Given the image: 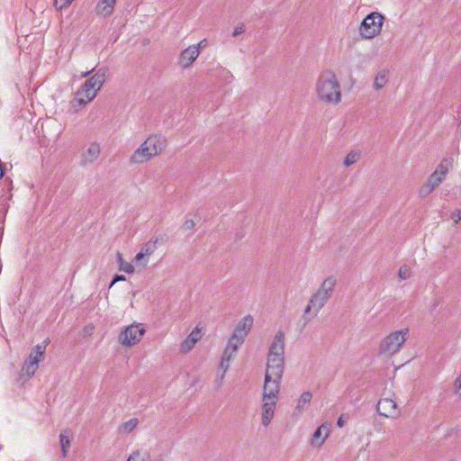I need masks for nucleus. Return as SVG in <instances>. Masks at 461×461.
Masks as SVG:
<instances>
[{
  "mask_svg": "<svg viewBox=\"0 0 461 461\" xmlns=\"http://www.w3.org/2000/svg\"><path fill=\"white\" fill-rule=\"evenodd\" d=\"M451 218L456 224L458 223L459 221L461 220V211L460 210L454 211L452 212Z\"/></svg>",
  "mask_w": 461,
  "mask_h": 461,
  "instance_id": "nucleus-37",
  "label": "nucleus"
},
{
  "mask_svg": "<svg viewBox=\"0 0 461 461\" xmlns=\"http://www.w3.org/2000/svg\"><path fill=\"white\" fill-rule=\"evenodd\" d=\"M116 0H99L95 6L97 15L107 17L113 12Z\"/></svg>",
  "mask_w": 461,
  "mask_h": 461,
  "instance_id": "nucleus-21",
  "label": "nucleus"
},
{
  "mask_svg": "<svg viewBox=\"0 0 461 461\" xmlns=\"http://www.w3.org/2000/svg\"><path fill=\"white\" fill-rule=\"evenodd\" d=\"M152 158H153L147 150L146 147L141 143L140 146L131 154L130 161L131 164L140 165L148 162Z\"/></svg>",
  "mask_w": 461,
  "mask_h": 461,
  "instance_id": "nucleus-19",
  "label": "nucleus"
},
{
  "mask_svg": "<svg viewBox=\"0 0 461 461\" xmlns=\"http://www.w3.org/2000/svg\"><path fill=\"white\" fill-rule=\"evenodd\" d=\"M138 423H139L138 419L137 418H132V419L127 420L126 422H124L121 426L120 429H121V431H122L124 433H129V432L132 431L136 428Z\"/></svg>",
  "mask_w": 461,
  "mask_h": 461,
  "instance_id": "nucleus-30",
  "label": "nucleus"
},
{
  "mask_svg": "<svg viewBox=\"0 0 461 461\" xmlns=\"http://www.w3.org/2000/svg\"><path fill=\"white\" fill-rule=\"evenodd\" d=\"M262 413H261V423L263 426L267 427L269 425L271 420L274 417L276 402L277 400L272 399H264L262 398Z\"/></svg>",
  "mask_w": 461,
  "mask_h": 461,
  "instance_id": "nucleus-14",
  "label": "nucleus"
},
{
  "mask_svg": "<svg viewBox=\"0 0 461 461\" xmlns=\"http://www.w3.org/2000/svg\"><path fill=\"white\" fill-rule=\"evenodd\" d=\"M152 158L160 155L167 146V138L159 133L149 135L143 142Z\"/></svg>",
  "mask_w": 461,
  "mask_h": 461,
  "instance_id": "nucleus-7",
  "label": "nucleus"
},
{
  "mask_svg": "<svg viewBox=\"0 0 461 461\" xmlns=\"http://www.w3.org/2000/svg\"><path fill=\"white\" fill-rule=\"evenodd\" d=\"M105 78L106 69L100 68L77 89L70 102L74 112H78L96 97L97 93L105 82Z\"/></svg>",
  "mask_w": 461,
  "mask_h": 461,
  "instance_id": "nucleus-2",
  "label": "nucleus"
},
{
  "mask_svg": "<svg viewBox=\"0 0 461 461\" xmlns=\"http://www.w3.org/2000/svg\"><path fill=\"white\" fill-rule=\"evenodd\" d=\"M101 154V145L97 141H91L83 147L80 154V164L83 166L94 164Z\"/></svg>",
  "mask_w": 461,
  "mask_h": 461,
  "instance_id": "nucleus-8",
  "label": "nucleus"
},
{
  "mask_svg": "<svg viewBox=\"0 0 461 461\" xmlns=\"http://www.w3.org/2000/svg\"><path fill=\"white\" fill-rule=\"evenodd\" d=\"M117 262L120 264V270L124 271L125 273L131 274L134 272V267L123 260L122 255L118 252L117 255Z\"/></svg>",
  "mask_w": 461,
  "mask_h": 461,
  "instance_id": "nucleus-29",
  "label": "nucleus"
},
{
  "mask_svg": "<svg viewBox=\"0 0 461 461\" xmlns=\"http://www.w3.org/2000/svg\"><path fill=\"white\" fill-rule=\"evenodd\" d=\"M127 461H151V456L149 450L140 448L133 451Z\"/></svg>",
  "mask_w": 461,
  "mask_h": 461,
  "instance_id": "nucleus-25",
  "label": "nucleus"
},
{
  "mask_svg": "<svg viewBox=\"0 0 461 461\" xmlns=\"http://www.w3.org/2000/svg\"><path fill=\"white\" fill-rule=\"evenodd\" d=\"M229 362H230V359H225L224 357L221 356V363H220V368L222 369V374L220 377L221 383L222 382L225 373L227 372V370L229 368V366H230Z\"/></svg>",
  "mask_w": 461,
  "mask_h": 461,
  "instance_id": "nucleus-33",
  "label": "nucleus"
},
{
  "mask_svg": "<svg viewBox=\"0 0 461 461\" xmlns=\"http://www.w3.org/2000/svg\"><path fill=\"white\" fill-rule=\"evenodd\" d=\"M38 367L39 365L36 363V361L26 360L23 366L22 372L29 377H32L37 371Z\"/></svg>",
  "mask_w": 461,
  "mask_h": 461,
  "instance_id": "nucleus-27",
  "label": "nucleus"
},
{
  "mask_svg": "<svg viewBox=\"0 0 461 461\" xmlns=\"http://www.w3.org/2000/svg\"><path fill=\"white\" fill-rule=\"evenodd\" d=\"M86 332H90V330H87V328H85Z\"/></svg>",
  "mask_w": 461,
  "mask_h": 461,
  "instance_id": "nucleus-47",
  "label": "nucleus"
},
{
  "mask_svg": "<svg viewBox=\"0 0 461 461\" xmlns=\"http://www.w3.org/2000/svg\"><path fill=\"white\" fill-rule=\"evenodd\" d=\"M384 16L380 13L373 12L367 14L359 27V33L364 39L371 40L380 34Z\"/></svg>",
  "mask_w": 461,
  "mask_h": 461,
  "instance_id": "nucleus-4",
  "label": "nucleus"
},
{
  "mask_svg": "<svg viewBox=\"0 0 461 461\" xmlns=\"http://www.w3.org/2000/svg\"><path fill=\"white\" fill-rule=\"evenodd\" d=\"M67 431L64 433H60L59 435V442L61 447L62 456L66 457L68 456V448L70 447V440L68 435H66Z\"/></svg>",
  "mask_w": 461,
  "mask_h": 461,
  "instance_id": "nucleus-28",
  "label": "nucleus"
},
{
  "mask_svg": "<svg viewBox=\"0 0 461 461\" xmlns=\"http://www.w3.org/2000/svg\"><path fill=\"white\" fill-rule=\"evenodd\" d=\"M244 343V340H240V339L235 338L234 335H231L227 347H230L231 353H236L239 347Z\"/></svg>",
  "mask_w": 461,
  "mask_h": 461,
  "instance_id": "nucleus-31",
  "label": "nucleus"
},
{
  "mask_svg": "<svg viewBox=\"0 0 461 461\" xmlns=\"http://www.w3.org/2000/svg\"><path fill=\"white\" fill-rule=\"evenodd\" d=\"M376 411L386 418H395L399 414L396 402L390 398L381 399L376 404Z\"/></svg>",
  "mask_w": 461,
  "mask_h": 461,
  "instance_id": "nucleus-11",
  "label": "nucleus"
},
{
  "mask_svg": "<svg viewBox=\"0 0 461 461\" xmlns=\"http://www.w3.org/2000/svg\"><path fill=\"white\" fill-rule=\"evenodd\" d=\"M408 332V329L397 330L384 338L380 343V354L393 356L398 352L407 339Z\"/></svg>",
  "mask_w": 461,
  "mask_h": 461,
  "instance_id": "nucleus-5",
  "label": "nucleus"
},
{
  "mask_svg": "<svg viewBox=\"0 0 461 461\" xmlns=\"http://www.w3.org/2000/svg\"><path fill=\"white\" fill-rule=\"evenodd\" d=\"M146 330L142 324H131L127 326L118 337V341L124 347H132L140 341Z\"/></svg>",
  "mask_w": 461,
  "mask_h": 461,
  "instance_id": "nucleus-6",
  "label": "nucleus"
},
{
  "mask_svg": "<svg viewBox=\"0 0 461 461\" xmlns=\"http://www.w3.org/2000/svg\"><path fill=\"white\" fill-rule=\"evenodd\" d=\"M86 332H90V330H87V328H85Z\"/></svg>",
  "mask_w": 461,
  "mask_h": 461,
  "instance_id": "nucleus-48",
  "label": "nucleus"
},
{
  "mask_svg": "<svg viewBox=\"0 0 461 461\" xmlns=\"http://www.w3.org/2000/svg\"><path fill=\"white\" fill-rule=\"evenodd\" d=\"M73 0H55L54 5L59 9H63L68 7Z\"/></svg>",
  "mask_w": 461,
  "mask_h": 461,
  "instance_id": "nucleus-35",
  "label": "nucleus"
},
{
  "mask_svg": "<svg viewBox=\"0 0 461 461\" xmlns=\"http://www.w3.org/2000/svg\"><path fill=\"white\" fill-rule=\"evenodd\" d=\"M5 175H0V179L4 176Z\"/></svg>",
  "mask_w": 461,
  "mask_h": 461,
  "instance_id": "nucleus-49",
  "label": "nucleus"
},
{
  "mask_svg": "<svg viewBox=\"0 0 461 461\" xmlns=\"http://www.w3.org/2000/svg\"><path fill=\"white\" fill-rule=\"evenodd\" d=\"M201 338V330L196 326L180 344V352L185 354L191 351Z\"/></svg>",
  "mask_w": 461,
  "mask_h": 461,
  "instance_id": "nucleus-15",
  "label": "nucleus"
},
{
  "mask_svg": "<svg viewBox=\"0 0 461 461\" xmlns=\"http://www.w3.org/2000/svg\"><path fill=\"white\" fill-rule=\"evenodd\" d=\"M225 72H226V74H227L228 76L231 77V74L230 73V71H229V70H225Z\"/></svg>",
  "mask_w": 461,
  "mask_h": 461,
  "instance_id": "nucleus-46",
  "label": "nucleus"
},
{
  "mask_svg": "<svg viewBox=\"0 0 461 461\" xmlns=\"http://www.w3.org/2000/svg\"><path fill=\"white\" fill-rule=\"evenodd\" d=\"M362 152L359 149H353L347 154L343 160V165L345 167H349L355 163H357L361 158Z\"/></svg>",
  "mask_w": 461,
  "mask_h": 461,
  "instance_id": "nucleus-26",
  "label": "nucleus"
},
{
  "mask_svg": "<svg viewBox=\"0 0 461 461\" xmlns=\"http://www.w3.org/2000/svg\"><path fill=\"white\" fill-rule=\"evenodd\" d=\"M206 45H207V41H206V39H203L200 42H198L197 44H194L193 46H195L197 48V50H200L202 48H204Z\"/></svg>",
  "mask_w": 461,
  "mask_h": 461,
  "instance_id": "nucleus-41",
  "label": "nucleus"
},
{
  "mask_svg": "<svg viewBox=\"0 0 461 461\" xmlns=\"http://www.w3.org/2000/svg\"><path fill=\"white\" fill-rule=\"evenodd\" d=\"M456 156L450 155L443 158L434 173H448L456 170Z\"/></svg>",
  "mask_w": 461,
  "mask_h": 461,
  "instance_id": "nucleus-20",
  "label": "nucleus"
},
{
  "mask_svg": "<svg viewBox=\"0 0 461 461\" xmlns=\"http://www.w3.org/2000/svg\"><path fill=\"white\" fill-rule=\"evenodd\" d=\"M285 355V333L279 330L276 333L274 340L269 348L268 356L284 357Z\"/></svg>",
  "mask_w": 461,
  "mask_h": 461,
  "instance_id": "nucleus-16",
  "label": "nucleus"
},
{
  "mask_svg": "<svg viewBox=\"0 0 461 461\" xmlns=\"http://www.w3.org/2000/svg\"><path fill=\"white\" fill-rule=\"evenodd\" d=\"M93 70H94V69H92L91 71H86V72L82 73L81 77H88V76L92 73V71H93Z\"/></svg>",
  "mask_w": 461,
  "mask_h": 461,
  "instance_id": "nucleus-44",
  "label": "nucleus"
},
{
  "mask_svg": "<svg viewBox=\"0 0 461 461\" xmlns=\"http://www.w3.org/2000/svg\"><path fill=\"white\" fill-rule=\"evenodd\" d=\"M45 348H46V346H44V345H40V344L36 345L34 348H32L27 360L28 361H36V363L39 365V362L43 358V357L45 355Z\"/></svg>",
  "mask_w": 461,
  "mask_h": 461,
  "instance_id": "nucleus-24",
  "label": "nucleus"
},
{
  "mask_svg": "<svg viewBox=\"0 0 461 461\" xmlns=\"http://www.w3.org/2000/svg\"><path fill=\"white\" fill-rule=\"evenodd\" d=\"M155 461H165V459L163 458L162 456H160L158 459H156Z\"/></svg>",
  "mask_w": 461,
  "mask_h": 461,
  "instance_id": "nucleus-45",
  "label": "nucleus"
},
{
  "mask_svg": "<svg viewBox=\"0 0 461 461\" xmlns=\"http://www.w3.org/2000/svg\"><path fill=\"white\" fill-rule=\"evenodd\" d=\"M233 355H234V353H231L230 347H226L222 353V357H224L225 359H230V360L231 359Z\"/></svg>",
  "mask_w": 461,
  "mask_h": 461,
  "instance_id": "nucleus-39",
  "label": "nucleus"
},
{
  "mask_svg": "<svg viewBox=\"0 0 461 461\" xmlns=\"http://www.w3.org/2000/svg\"><path fill=\"white\" fill-rule=\"evenodd\" d=\"M285 368L284 357H267L266 374L282 378Z\"/></svg>",
  "mask_w": 461,
  "mask_h": 461,
  "instance_id": "nucleus-12",
  "label": "nucleus"
},
{
  "mask_svg": "<svg viewBox=\"0 0 461 461\" xmlns=\"http://www.w3.org/2000/svg\"><path fill=\"white\" fill-rule=\"evenodd\" d=\"M337 424H338V426H339V427H340V428H341V427H343V425H344V420H343V417H342V416H340V417L338 419Z\"/></svg>",
  "mask_w": 461,
  "mask_h": 461,
  "instance_id": "nucleus-43",
  "label": "nucleus"
},
{
  "mask_svg": "<svg viewBox=\"0 0 461 461\" xmlns=\"http://www.w3.org/2000/svg\"><path fill=\"white\" fill-rule=\"evenodd\" d=\"M390 69L388 68H379L373 81V89L376 92L382 90L389 82Z\"/></svg>",
  "mask_w": 461,
  "mask_h": 461,
  "instance_id": "nucleus-17",
  "label": "nucleus"
},
{
  "mask_svg": "<svg viewBox=\"0 0 461 461\" xmlns=\"http://www.w3.org/2000/svg\"><path fill=\"white\" fill-rule=\"evenodd\" d=\"M145 257H147L141 250L136 255L135 257V261H140L142 260Z\"/></svg>",
  "mask_w": 461,
  "mask_h": 461,
  "instance_id": "nucleus-42",
  "label": "nucleus"
},
{
  "mask_svg": "<svg viewBox=\"0 0 461 461\" xmlns=\"http://www.w3.org/2000/svg\"><path fill=\"white\" fill-rule=\"evenodd\" d=\"M200 53L201 50H198L195 46H188L179 54L177 58L178 66L183 69L189 68L197 59Z\"/></svg>",
  "mask_w": 461,
  "mask_h": 461,
  "instance_id": "nucleus-10",
  "label": "nucleus"
},
{
  "mask_svg": "<svg viewBox=\"0 0 461 461\" xmlns=\"http://www.w3.org/2000/svg\"><path fill=\"white\" fill-rule=\"evenodd\" d=\"M314 94L321 104L336 106L341 103L342 86L332 69H325L318 75L314 83Z\"/></svg>",
  "mask_w": 461,
  "mask_h": 461,
  "instance_id": "nucleus-1",
  "label": "nucleus"
},
{
  "mask_svg": "<svg viewBox=\"0 0 461 461\" xmlns=\"http://www.w3.org/2000/svg\"><path fill=\"white\" fill-rule=\"evenodd\" d=\"M330 429L328 424H321L313 433L312 444L316 446H321L326 438L329 436Z\"/></svg>",
  "mask_w": 461,
  "mask_h": 461,
  "instance_id": "nucleus-22",
  "label": "nucleus"
},
{
  "mask_svg": "<svg viewBox=\"0 0 461 461\" xmlns=\"http://www.w3.org/2000/svg\"><path fill=\"white\" fill-rule=\"evenodd\" d=\"M282 378L266 374L263 386L262 398L277 400L280 392V383Z\"/></svg>",
  "mask_w": 461,
  "mask_h": 461,
  "instance_id": "nucleus-9",
  "label": "nucleus"
},
{
  "mask_svg": "<svg viewBox=\"0 0 461 461\" xmlns=\"http://www.w3.org/2000/svg\"><path fill=\"white\" fill-rule=\"evenodd\" d=\"M253 325V318L251 315H246L236 325L232 335L240 340H244L250 331Z\"/></svg>",
  "mask_w": 461,
  "mask_h": 461,
  "instance_id": "nucleus-13",
  "label": "nucleus"
},
{
  "mask_svg": "<svg viewBox=\"0 0 461 461\" xmlns=\"http://www.w3.org/2000/svg\"><path fill=\"white\" fill-rule=\"evenodd\" d=\"M411 267L407 265H402L400 267L398 271V276L401 280H406L411 277Z\"/></svg>",
  "mask_w": 461,
  "mask_h": 461,
  "instance_id": "nucleus-32",
  "label": "nucleus"
},
{
  "mask_svg": "<svg viewBox=\"0 0 461 461\" xmlns=\"http://www.w3.org/2000/svg\"><path fill=\"white\" fill-rule=\"evenodd\" d=\"M443 177L438 175H430L428 178L427 182L420 187V196L421 198L427 197L437 186H438L442 181Z\"/></svg>",
  "mask_w": 461,
  "mask_h": 461,
  "instance_id": "nucleus-18",
  "label": "nucleus"
},
{
  "mask_svg": "<svg viewBox=\"0 0 461 461\" xmlns=\"http://www.w3.org/2000/svg\"><path fill=\"white\" fill-rule=\"evenodd\" d=\"M195 226V222L192 219H188L184 223V228L185 230H193Z\"/></svg>",
  "mask_w": 461,
  "mask_h": 461,
  "instance_id": "nucleus-38",
  "label": "nucleus"
},
{
  "mask_svg": "<svg viewBox=\"0 0 461 461\" xmlns=\"http://www.w3.org/2000/svg\"><path fill=\"white\" fill-rule=\"evenodd\" d=\"M336 284L337 279L333 276H330L324 279L318 290L311 296V299L304 309V314H307L313 310V316H316L320 310L331 297Z\"/></svg>",
  "mask_w": 461,
  "mask_h": 461,
  "instance_id": "nucleus-3",
  "label": "nucleus"
},
{
  "mask_svg": "<svg viewBox=\"0 0 461 461\" xmlns=\"http://www.w3.org/2000/svg\"><path fill=\"white\" fill-rule=\"evenodd\" d=\"M157 242H158V240H156L153 244L148 243L145 248L141 249V251L146 256L151 255L155 251V249H156V243Z\"/></svg>",
  "mask_w": 461,
  "mask_h": 461,
  "instance_id": "nucleus-34",
  "label": "nucleus"
},
{
  "mask_svg": "<svg viewBox=\"0 0 461 461\" xmlns=\"http://www.w3.org/2000/svg\"><path fill=\"white\" fill-rule=\"evenodd\" d=\"M312 398V394L311 392H309V391L303 392L297 401V404L294 411V415H295V416L301 415L304 411L305 406L311 402Z\"/></svg>",
  "mask_w": 461,
  "mask_h": 461,
  "instance_id": "nucleus-23",
  "label": "nucleus"
},
{
  "mask_svg": "<svg viewBox=\"0 0 461 461\" xmlns=\"http://www.w3.org/2000/svg\"><path fill=\"white\" fill-rule=\"evenodd\" d=\"M125 280H126V277L124 276H122V275H116L113 277V281H112V283L110 285V287H112L116 282L125 281Z\"/></svg>",
  "mask_w": 461,
  "mask_h": 461,
  "instance_id": "nucleus-40",
  "label": "nucleus"
},
{
  "mask_svg": "<svg viewBox=\"0 0 461 461\" xmlns=\"http://www.w3.org/2000/svg\"><path fill=\"white\" fill-rule=\"evenodd\" d=\"M245 32V25L243 23L237 24L232 32V36L237 37Z\"/></svg>",
  "mask_w": 461,
  "mask_h": 461,
  "instance_id": "nucleus-36",
  "label": "nucleus"
}]
</instances>
